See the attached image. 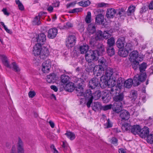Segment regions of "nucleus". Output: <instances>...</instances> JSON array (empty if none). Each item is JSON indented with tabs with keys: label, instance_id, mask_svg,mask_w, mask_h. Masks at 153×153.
<instances>
[{
	"label": "nucleus",
	"instance_id": "13d9d810",
	"mask_svg": "<svg viewBox=\"0 0 153 153\" xmlns=\"http://www.w3.org/2000/svg\"><path fill=\"white\" fill-rule=\"evenodd\" d=\"M112 107V105L111 104L103 106H102L101 110H102L104 111H107L111 109Z\"/></svg>",
	"mask_w": 153,
	"mask_h": 153
},
{
	"label": "nucleus",
	"instance_id": "bf43d9fd",
	"mask_svg": "<svg viewBox=\"0 0 153 153\" xmlns=\"http://www.w3.org/2000/svg\"><path fill=\"white\" fill-rule=\"evenodd\" d=\"M62 143V147L64 148V150L65 152V150H67L69 146L68 143L66 141H63Z\"/></svg>",
	"mask_w": 153,
	"mask_h": 153
},
{
	"label": "nucleus",
	"instance_id": "c756f323",
	"mask_svg": "<svg viewBox=\"0 0 153 153\" xmlns=\"http://www.w3.org/2000/svg\"><path fill=\"white\" fill-rule=\"evenodd\" d=\"M146 68V64L145 63H143L141 64V65L140 66L139 69L140 72V75L138 74L139 76L140 75L142 74L143 75L144 74H146V78L145 79V80L146 79V74L145 72H144L145 71V69Z\"/></svg>",
	"mask_w": 153,
	"mask_h": 153
},
{
	"label": "nucleus",
	"instance_id": "aec40b11",
	"mask_svg": "<svg viewBox=\"0 0 153 153\" xmlns=\"http://www.w3.org/2000/svg\"><path fill=\"white\" fill-rule=\"evenodd\" d=\"M97 67L96 65H95L94 64L93 62L88 63V65L86 68L85 70L86 71L88 72L93 71L95 70H97Z\"/></svg>",
	"mask_w": 153,
	"mask_h": 153
},
{
	"label": "nucleus",
	"instance_id": "7ed1b4c3",
	"mask_svg": "<svg viewBox=\"0 0 153 153\" xmlns=\"http://www.w3.org/2000/svg\"><path fill=\"white\" fill-rule=\"evenodd\" d=\"M98 56H99V53L97 50L91 51L89 53L85 54V56L86 60L88 63L92 62V61L97 60Z\"/></svg>",
	"mask_w": 153,
	"mask_h": 153
},
{
	"label": "nucleus",
	"instance_id": "7c9ffc66",
	"mask_svg": "<svg viewBox=\"0 0 153 153\" xmlns=\"http://www.w3.org/2000/svg\"><path fill=\"white\" fill-rule=\"evenodd\" d=\"M129 52L126 50L124 48L123 49H120L119 50L118 53L119 55L122 57H126L127 56Z\"/></svg>",
	"mask_w": 153,
	"mask_h": 153
},
{
	"label": "nucleus",
	"instance_id": "3c124183",
	"mask_svg": "<svg viewBox=\"0 0 153 153\" xmlns=\"http://www.w3.org/2000/svg\"><path fill=\"white\" fill-rule=\"evenodd\" d=\"M15 2L16 4L18 5L19 8L20 10H24V7L19 0H16Z\"/></svg>",
	"mask_w": 153,
	"mask_h": 153
},
{
	"label": "nucleus",
	"instance_id": "8fccbe9b",
	"mask_svg": "<svg viewBox=\"0 0 153 153\" xmlns=\"http://www.w3.org/2000/svg\"><path fill=\"white\" fill-rule=\"evenodd\" d=\"M90 4V1L89 0L86 1H82L79 2V4L83 7H86L88 6Z\"/></svg>",
	"mask_w": 153,
	"mask_h": 153
},
{
	"label": "nucleus",
	"instance_id": "a18cd8bd",
	"mask_svg": "<svg viewBox=\"0 0 153 153\" xmlns=\"http://www.w3.org/2000/svg\"><path fill=\"white\" fill-rule=\"evenodd\" d=\"M124 49L127 50L128 52H130L133 50L132 46L131 43H127L123 48Z\"/></svg>",
	"mask_w": 153,
	"mask_h": 153
},
{
	"label": "nucleus",
	"instance_id": "39448f33",
	"mask_svg": "<svg viewBox=\"0 0 153 153\" xmlns=\"http://www.w3.org/2000/svg\"><path fill=\"white\" fill-rule=\"evenodd\" d=\"M51 65V61L49 59L47 60L44 62L42 66V70L45 73L49 72Z\"/></svg>",
	"mask_w": 153,
	"mask_h": 153
},
{
	"label": "nucleus",
	"instance_id": "4c0bfd02",
	"mask_svg": "<svg viewBox=\"0 0 153 153\" xmlns=\"http://www.w3.org/2000/svg\"><path fill=\"white\" fill-rule=\"evenodd\" d=\"M65 134L71 140H74L75 138L74 133L71 132L67 131Z\"/></svg>",
	"mask_w": 153,
	"mask_h": 153
},
{
	"label": "nucleus",
	"instance_id": "4d7b16f0",
	"mask_svg": "<svg viewBox=\"0 0 153 153\" xmlns=\"http://www.w3.org/2000/svg\"><path fill=\"white\" fill-rule=\"evenodd\" d=\"M91 13L90 12H88L87 15L86 16L85 19V21L87 23H90L91 21Z\"/></svg>",
	"mask_w": 153,
	"mask_h": 153
},
{
	"label": "nucleus",
	"instance_id": "69168bd1",
	"mask_svg": "<svg viewBox=\"0 0 153 153\" xmlns=\"http://www.w3.org/2000/svg\"><path fill=\"white\" fill-rule=\"evenodd\" d=\"M93 98L91 97V98H89L88 101L86 104V105L88 108H89L91 106V105L93 101Z\"/></svg>",
	"mask_w": 153,
	"mask_h": 153
},
{
	"label": "nucleus",
	"instance_id": "f3484780",
	"mask_svg": "<svg viewBox=\"0 0 153 153\" xmlns=\"http://www.w3.org/2000/svg\"><path fill=\"white\" fill-rule=\"evenodd\" d=\"M0 58L4 66L9 68H11V65L9 64V62L8 61L7 58L5 55H0Z\"/></svg>",
	"mask_w": 153,
	"mask_h": 153
},
{
	"label": "nucleus",
	"instance_id": "a19ab883",
	"mask_svg": "<svg viewBox=\"0 0 153 153\" xmlns=\"http://www.w3.org/2000/svg\"><path fill=\"white\" fill-rule=\"evenodd\" d=\"M124 82L123 78L121 77L118 78L117 81V85L119 88H120L122 86L124 85Z\"/></svg>",
	"mask_w": 153,
	"mask_h": 153
},
{
	"label": "nucleus",
	"instance_id": "ea45409f",
	"mask_svg": "<svg viewBox=\"0 0 153 153\" xmlns=\"http://www.w3.org/2000/svg\"><path fill=\"white\" fill-rule=\"evenodd\" d=\"M107 52L108 55L110 56L113 55L115 53L114 47H107Z\"/></svg>",
	"mask_w": 153,
	"mask_h": 153
},
{
	"label": "nucleus",
	"instance_id": "5fc2aeb1",
	"mask_svg": "<svg viewBox=\"0 0 153 153\" xmlns=\"http://www.w3.org/2000/svg\"><path fill=\"white\" fill-rule=\"evenodd\" d=\"M118 14L119 15L120 17L125 16L126 14L125 10L122 8L119 9Z\"/></svg>",
	"mask_w": 153,
	"mask_h": 153
},
{
	"label": "nucleus",
	"instance_id": "c85d7f7f",
	"mask_svg": "<svg viewBox=\"0 0 153 153\" xmlns=\"http://www.w3.org/2000/svg\"><path fill=\"white\" fill-rule=\"evenodd\" d=\"M138 53L137 51H132L129 55L130 58L129 59L131 61L132 60H135L138 57Z\"/></svg>",
	"mask_w": 153,
	"mask_h": 153
},
{
	"label": "nucleus",
	"instance_id": "79ce46f5",
	"mask_svg": "<svg viewBox=\"0 0 153 153\" xmlns=\"http://www.w3.org/2000/svg\"><path fill=\"white\" fill-rule=\"evenodd\" d=\"M131 126L129 124L125 123L122 124V128L126 131H130Z\"/></svg>",
	"mask_w": 153,
	"mask_h": 153
},
{
	"label": "nucleus",
	"instance_id": "de8ad7c7",
	"mask_svg": "<svg viewBox=\"0 0 153 153\" xmlns=\"http://www.w3.org/2000/svg\"><path fill=\"white\" fill-rule=\"evenodd\" d=\"M110 80V79H109V78L106 77V75L102 76L100 78V82H104L107 83H108V81L109 80Z\"/></svg>",
	"mask_w": 153,
	"mask_h": 153
},
{
	"label": "nucleus",
	"instance_id": "c9c22d12",
	"mask_svg": "<svg viewBox=\"0 0 153 153\" xmlns=\"http://www.w3.org/2000/svg\"><path fill=\"white\" fill-rule=\"evenodd\" d=\"M102 32L101 30H98L96 32L94 37L96 39L100 40L102 38Z\"/></svg>",
	"mask_w": 153,
	"mask_h": 153
},
{
	"label": "nucleus",
	"instance_id": "6e6552de",
	"mask_svg": "<svg viewBox=\"0 0 153 153\" xmlns=\"http://www.w3.org/2000/svg\"><path fill=\"white\" fill-rule=\"evenodd\" d=\"M125 38L123 36H120L119 37L116 42V44L117 47L120 49L123 48L126 43Z\"/></svg>",
	"mask_w": 153,
	"mask_h": 153
},
{
	"label": "nucleus",
	"instance_id": "423d86ee",
	"mask_svg": "<svg viewBox=\"0 0 153 153\" xmlns=\"http://www.w3.org/2000/svg\"><path fill=\"white\" fill-rule=\"evenodd\" d=\"M46 35L44 33H41L38 34L36 37L38 45H42L44 44L46 40Z\"/></svg>",
	"mask_w": 153,
	"mask_h": 153
},
{
	"label": "nucleus",
	"instance_id": "f257e3e1",
	"mask_svg": "<svg viewBox=\"0 0 153 153\" xmlns=\"http://www.w3.org/2000/svg\"><path fill=\"white\" fill-rule=\"evenodd\" d=\"M84 81L81 78L78 79L77 81L76 82V91L77 95L80 99H83V97L86 98H91L92 97L93 98V96L92 93V91L90 89L86 91L85 93H84V90L82 87V85Z\"/></svg>",
	"mask_w": 153,
	"mask_h": 153
},
{
	"label": "nucleus",
	"instance_id": "6ab92c4d",
	"mask_svg": "<svg viewBox=\"0 0 153 153\" xmlns=\"http://www.w3.org/2000/svg\"><path fill=\"white\" fill-rule=\"evenodd\" d=\"M57 78L56 75L54 73L51 74L47 76V81L49 83H53L55 82Z\"/></svg>",
	"mask_w": 153,
	"mask_h": 153
},
{
	"label": "nucleus",
	"instance_id": "0eeeda50",
	"mask_svg": "<svg viewBox=\"0 0 153 153\" xmlns=\"http://www.w3.org/2000/svg\"><path fill=\"white\" fill-rule=\"evenodd\" d=\"M119 117L121 121L123 122L129 119L130 117V114L127 111L123 110L119 113Z\"/></svg>",
	"mask_w": 153,
	"mask_h": 153
},
{
	"label": "nucleus",
	"instance_id": "9b49d317",
	"mask_svg": "<svg viewBox=\"0 0 153 153\" xmlns=\"http://www.w3.org/2000/svg\"><path fill=\"white\" fill-rule=\"evenodd\" d=\"M49 54V51L45 47H43L41 48V54L39 56L40 58L42 59L46 58Z\"/></svg>",
	"mask_w": 153,
	"mask_h": 153
},
{
	"label": "nucleus",
	"instance_id": "e2e57ef3",
	"mask_svg": "<svg viewBox=\"0 0 153 153\" xmlns=\"http://www.w3.org/2000/svg\"><path fill=\"white\" fill-rule=\"evenodd\" d=\"M116 86H113L111 88L110 90H109L111 94H115L116 93Z\"/></svg>",
	"mask_w": 153,
	"mask_h": 153
},
{
	"label": "nucleus",
	"instance_id": "a211bd4d",
	"mask_svg": "<svg viewBox=\"0 0 153 153\" xmlns=\"http://www.w3.org/2000/svg\"><path fill=\"white\" fill-rule=\"evenodd\" d=\"M105 70V75L106 77L109 78V79H113L112 75L114 73L113 69L110 67H106Z\"/></svg>",
	"mask_w": 153,
	"mask_h": 153
},
{
	"label": "nucleus",
	"instance_id": "bb28decb",
	"mask_svg": "<svg viewBox=\"0 0 153 153\" xmlns=\"http://www.w3.org/2000/svg\"><path fill=\"white\" fill-rule=\"evenodd\" d=\"M74 89V84L71 82L67 83L65 87V89L69 92L73 91Z\"/></svg>",
	"mask_w": 153,
	"mask_h": 153
},
{
	"label": "nucleus",
	"instance_id": "ddd939ff",
	"mask_svg": "<svg viewBox=\"0 0 153 153\" xmlns=\"http://www.w3.org/2000/svg\"><path fill=\"white\" fill-rule=\"evenodd\" d=\"M99 80L97 78H93L89 82V87L92 89L95 88L98 85Z\"/></svg>",
	"mask_w": 153,
	"mask_h": 153
},
{
	"label": "nucleus",
	"instance_id": "49530a36",
	"mask_svg": "<svg viewBox=\"0 0 153 153\" xmlns=\"http://www.w3.org/2000/svg\"><path fill=\"white\" fill-rule=\"evenodd\" d=\"M97 48L98 50H97L98 51L99 56L100 53H102L105 51L104 46L102 44H98L97 45Z\"/></svg>",
	"mask_w": 153,
	"mask_h": 153
},
{
	"label": "nucleus",
	"instance_id": "603ef678",
	"mask_svg": "<svg viewBox=\"0 0 153 153\" xmlns=\"http://www.w3.org/2000/svg\"><path fill=\"white\" fill-rule=\"evenodd\" d=\"M146 137L148 142L150 143H153V134H148Z\"/></svg>",
	"mask_w": 153,
	"mask_h": 153
},
{
	"label": "nucleus",
	"instance_id": "e433bc0d",
	"mask_svg": "<svg viewBox=\"0 0 153 153\" xmlns=\"http://www.w3.org/2000/svg\"><path fill=\"white\" fill-rule=\"evenodd\" d=\"M107 47H113V46L115 44V41L114 39L111 37L108 39L107 41Z\"/></svg>",
	"mask_w": 153,
	"mask_h": 153
},
{
	"label": "nucleus",
	"instance_id": "09e8293b",
	"mask_svg": "<svg viewBox=\"0 0 153 153\" xmlns=\"http://www.w3.org/2000/svg\"><path fill=\"white\" fill-rule=\"evenodd\" d=\"M40 18L38 16L35 17L33 21V24L34 25H39L41 24Z\"/></svg>",
	"mask_w": 153,
	"mask_h": 153
},
{
	"label": "nucleus",
	"instance_id": "72a5a7b5",
	"mask_svg": "<svg viewBox=\"0 0 153 153\" xmlns=\"http://www.w3.org/2000/svg\"><path fill=\"white\" fill-rule=\"evenodd\" d=\"M10 65L11 67V68H10V69H12L15 72L17 73L20 71V69L18 65L15 62H12Z\"/></svg>",
	"mask_w": 153,
	"mask_h": 153
},
{
	"label": "nucleus",
	"instance_id": "052dcab7",
	"mask_svg": "<svg viewBox=\"0 0 153 153\" xmlns=\"http://www.w3.org/2000/svg\"><path fill=\"white\" fill-rule=\"evenodd\" d=\"M102 37L105 39H107L109 38L110 36V34L108 33V31H105L103 33H102Z\"/></svg>",
	"mask_w": 153,
	"mask_h": 153
},
{
	"label": "nucleus",
	"instance_id": "393cba45",
	"mask_svg": "<svg viewBox=\"0 0 153 153\" xmlns=\"http://www.w3.org/2000/svg\"><path fill=\"white\" fill-rule=\"evenodd\" d=\"M89 49L88 46L86 45H83L81 46L79 48V50L81 54H84L87 53H89V52L91 51H88Z\"/></svg>",
	"mask_w": 153,
	"mask_h": 153
},
{
	"label": "nucleus",
	"instance_id": "a878e982",
	"mask_svg": "<svg viewBox=\"0 0 153 153\" xmlns=\"http://www.w3.org/2000/svg\"><path fill=\"white\" fill-rule=\"evenodd\" d=\"M87 31L90 34H93L96 32V29L94 24L91 23L88 25L87 28Z\"/></svg>",
	"mask_w": 153,
	"mask_h": 153
},
{
	"label": "nucleus",
	"instance_id": "58836bf2",
	"mask_svg": "<svg viewBox=\"0 0 153 153\" xmlns=\"http://www.w3.org/2000/svg\"><path fill=\"white\" fill-rule=\"evenodd\" d=\"M102 95L101 92L99 90H97L93 93V98L95 100H98L101 97Z\"/></svg>",
	"mask_w": 153,
	"mask_h": 153
},
{
	"label": "nucleus",
	"instance_id": "0e129e2a",
	"mask_svg": "<svg viewBox=\"0 0 153 153\" xmlns=\"http://www.w3.org/2000/svg\"><path fill=\"white\" fill-rule=\"evenodd\" d=\"M35 92L34 91H30L28 93V96L30 98H32L36 95Z\"/></svg>",
	"mask_w": 153,
	"mask_h": 153
},
{
	"label": "nucleus",
	"instance_id": "f704fd0d",
	"mask_svg": "<svg viewBox=\"0 0 153 153\" xmlns=\"http://www.w3.org/2000/svg\"><path fill=\"white\" fill-rule=\"evenodd\" d=\"M135 8V7L132 5L130 6L126 12V15L128 16H130L134 11Z\"/></svg>",
	"mask_w": 153,
	"mask_h": 153
},
{
	"label": "nucleus",
	"instance_id": "20e7f679",
	"mask_svg": "<svg viewBox=\"0 0 153 153\" xmlns=\"http://www.w3.org/2000/svg\"><path fill=\"white\" fill-rule=\"evenodd\" d=\"M76 41V38L74 35H71L68 37L66 41V45L69 48L75 45Z\"/></svg>",
	"mask_w": 153,
	"mask_h": 153
},
{
	"label": "nucleus",
	"instance_id": "4468645a",
	"mask_svg": "<svg viewBox=\"0 0 153 153\" xmlns=\"http://www.w3.org/2000/svg\"><path fill=\"white\" fill-rule=\"evenodd\" d=\"M57 33V30L56 28L50 29L48 31V37L50 39H53L56 36Z\"/></svg>",
	"mask_w": 153,
	"mask_h": 153
},
{
	"label": "nucleus",
	"instance_id": "dca6fc26",
	"mask_svg": "<svg viewBox=\"0 0 153 153\" xmlns=\"http://www.w3.org/2000/svg\"><path fill=\"white\" fill-rule=\"evenodd\" d=\"M42 46L36 44L33 48V54L35 56L41 54Z\"/></svg>",
	"mask_w": 153,
	"mask_h": 153
},
{
	"label": "nucleus",
	"instance_id": "2eb2a0df",
	"mask_svg": "<svg viewBox=\"0 0 153 153\" xmlns=\"http://www.w3.org/2000/svg\"><path fill=\"white\" fill-rule=\"evenodd\" d=\"M123 95L122 94H120L115 96L113 98L115 102L114 103H115V105L119 104L120 103H121L122 104L123 103L124 104V102L123 101Z\"/></svg>",
	"mask_w": 153,
	"mask_h": 153
},
{
	"label": "nucleus",
	"instance_id": "774afa93",
	"mask_svg": "<svg viewBox=\"0 0 153 153\" xmlns=\"http://www.w3.org/2000/svg\"><path fill=\"white\" fill-rule=\"evenodd\" d=\"M10 153H16V148L15 146H13L12 147Z\"/></svg>",
	"mask_w": 153,
	"mask_h": 153
},
{
	"label": "nucleus",
	"instance_id": "37998d69",
	"mask_svg": "<svg viewBox=\"0 0 153 153\" xmlns=\"http://www.w3.org/2000/svg\"><path fill=\"white\" fill-rule=\"evenodd\" d=\"M137 91H132L130 93V97L132 100L134 101L137 97Z\"/></svg>",
	"mask_w": 153,
	"mask_h": 153
},
{
	"label": "nucleus",
	"instance_id": "864d4df0",
	"mask_svg": "<svg viewBox=\"0 0 153 153\" xmlns=\"http://www.w3.org/2000/svg\"><path fill=\"white\" fill-rule=\"evenodd\" d=\"M98 39H96L95 37L91 38L89 41L90 45L91 46H94L96 45Z\"/></svg>",
	"mask_w": 153,
	"mask_h": 153
},
{
	"label": "nucleus",
	"instance_id": "f8f14e48",
	"mask_svg": "<svg viewBox=\"0 0 153 153\" xmlns=\"http://www.w3.org/2000/svg\"><path fill=\"white\" fill-rule=\"evenodd\" d=\"M98 62L99 65H96L97 67H99V68L101 69L106 68L107 63L106 60L103 57L99 59L98 60Z\"/></svg>",
	"mask_w": 153,
	"mask_h": 153
},
{
	"label": "nucleus",
	"instance_id": "5701e85b",
	"mask_svg": "<svg viewBox=\"0 0 153 153\" xmlns=\"http://www.w3.org/2000/svg\"><path fill=\"white\" fill-rule=\"evenodd\" d=\"M140 127L138 125H136L131 126V131L134 134H139Z\"/></svg>",
	"mask_w": 153,
	"mask_h": 153
},
{
	"label": "nucleus",
	"instance_id": "680f3d73",
	"mask_svg": "<svg viewBox=\"0 0 153 153\" xmlns=\"http://www.w3.org/2000/svg\"><path fill=\"white\" fill-rule=\"evenodd\" d=\"M46 14L47 13L46 12H41L39 13L38 16L40 19H43L46 15Z\"/></svg>",
	"mask_w": 153,
	"mask_h": 153
},
{
	"label": "nucleus",
	"instance_id": "c03bdc74",
	"mask_svg": "<svg viewBox=\"0 0 153 153\" xmlns=\"http://www.w3.org/2000/svg\"><path fill=\"white\" fill-rule=\"evenodd\" d=\"M105 69H101L99 68V67H97V70H95L94 71V74H96V75L97 76H100L102 74Z\"/></svg>",
	"mask_w": 153,
	"mask_h": 153
},
{
	"label": "nucleus",
	"instance_id": "1a4fd4ad",
	"mask_svg": "<svg viewBox=\"0 0 153 153\" xmlns=\"http://www.w3.org/2000/svg\"><path fill=\"white\" fill-rule=\"evenodd\" d=\"M149 128L147 127H144L140 129L139 133V135L142 138H145L149 134Z\"/></svg>",
	"mask_w": 153,
	"mask_h": 153
},
{
	"label": "nucleus",
	"instance_id": "b1692460",
	"mask_svg": "<svg viewBox=\"0 0 153 153\" xmlns=\"http://www.w3.org/2000/svg\"><path fill=\"white\" fill-rule=\"evenodd\" d=\"M23 144L21 140L19 138L17 146V153H24V150L23 147Z\"/></svg>",
	"mask_w": 153,
	"mask_h": 153
},
{
	"label": "nucleus",
	"instance_id": "473e14b6",
	"mask_svg": "<svg viewBox=\"0 0 153 153\" xmlns=\"http://www.w3.org/2000/svg\"><path fill=\"white\" fill-rule=\"evenodd\" d=\"M70 77L65 74L62 75L61 76V80L62 83L64 84L69 82Z\"/></svg>",
	"mask_w": 153,
	"mask_h": 153
},
{
	"label": "nucleus",
	"instance_id": "4be33fe9",
	"mask_svg": "<svg viewBox=\"0 0 153 153\" xmlns=\"http://www.w3.org/2000/svg\"><path fill=\"white\" fill-rule=\"evenodd\" d=\"M122 108V104L121 103H120L119 104H117L116 105H115V103H114L113 110L114 112L120 113V112L122 111L121 110Z\"/></svg>",
	"mask_w": 153,
	"mask_h": 153
},
{
	"label": "nucleus",
	"instance_id": "2f4dec72",
	"mask_svg": "<svg viewBox=\"0 0 153 153\" xmlns=\"http://www.w3.org/2000/svg\"><path fill=\"white\" fill-rule=\"evenodd\" d=\"M102 99L104 102L107 103L110 100V98L108 94L106 92H104L102 96Z\"/></svg>",
	"mask_w": 153,
	"mask_h": 153
},
{
	"label": "nucleus",
	"instance_id": "6e6d98bb",
	"mask_svg": "<svg viewBox=\"0 0 153 153\" xmlns=\"http://www.w3.org/2000/svg\"><path fill=\"white\" fill-rule=\"evenodd\" d=\"M73 25L70 22H68L66 23L65 25H64L63 27H61L60 28L61 29H67L69 28L72 27Z\"/></svg>",
	"mask_w": 153,
	"mask_h": 153
},
{
	"label": "nucleus",
	"instance_id": "338daca9",
	"mask_svg": "<svg viewBox=\"0 0 153 153\" xmlns=\"http://www.w3.org/2000/svg\"><path fill=\"white\" fill-rule=\"evenodd\" d=\"M105 126H106L105 128H111L112 126V125L109 119L108 120L107 123L105 124Z\"/></svg>",
	"mask_w": 153,
	"mask_h": 153
},
{
	"label": "nucleus",
	"instance_id": "9d476101",
	"mask_svg": "<svg viewBox=\"0 0 153 153\" xmlns=\"http://www.w3.org/2000/svg\"><path fill=\"white\" fill-rule=\"evenodd\" d=\"M116 11L113 8H109L107 9L106 14V17L108 19L113 18L115 16Z\"/></svg>",
	"mask_w": 153,
	"mask_h": 153
},
{
	"label": "nucleus",
	"instance_id": "f03ea898",
	"mask_svg": "<svg viewBox=\"0 0 153 153\" xmlns=\"http://www.w3.org/2000/svg\"><path fill=\"white\" fill-rule=\"evenodd\" d=\"M146 74H144L139 76L137 74L135 76L132 80L131 79H129L125 81L124 86L127 88H130L132 85L134 86L138 85L141 82H144L145 80Z\"/></svg>",
	"mask_w": 153,
	"mask_h": 153
},
{
	"label": "nucleus",
	"instance_id": "412c9836",
	"mask_svg": "<svg viewBox=\"0 0 153 153\" xmlns=\"http://www.w3.org/2000/svg\"><path fill=\"white\" fill-rule=\"evenodd\" d=\"M102 104L100 102H94L92 105V109L95 111H98L101 110Z\"/></svg>",
	"mask_w": 153,
	"mask_h": 153
},
{
	"label": "nucleus",
	"instance_id": "cd10ccee",
	"mask_svg": "<svg viewBox=\"0 0 153 153\" xmlns=\"http://www.w3.org/2000/svg\"><path fill=\"white\" fill-rule=\"evenodd\" d=\"M104 22V16L102 14L97 15L95 19V23L100 25L102 24Z\"/></svg>",
	"mask_w": 153,
	"mask_h": 153
}]
</instances>
